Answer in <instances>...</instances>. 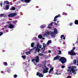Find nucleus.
<instances>
[{"instance_id": "nucleus-61", "label": "nucleus", "mask_w": 78, "mask_h": 78, "mask_svg": "<svg viewBox=\"0 0 78 78\" xmlns=\"http://www.w3.org/2000/svg\"><path fill=\"white\" fill-rule=\"evenodd\" d=\"M48 66H51V65H50V64H49Z\"/></svg>"}, {"instance_id": "nucleus-63", "label": "nucleus", "mask_w": 78, "mask_h": 78, "mask_svg": "<svg viewBox=\"0 0 78 78\" xmlns=\"http://www.w3.org/2000/svg\"><path fill=\"white\" fill-rule=\"evenodd\" d=\"M77 63L78 64V60L77 61Z\"/></svg>"}, {"instance_id": "nucleus-58", "label": "nucleus", "mask_w": 78, "mask_h": 78, "mask_svg": "<svg viewBox=\"0 0 78 78\" xmlns=\"http://www.w3.org/2000/svg\"><path fill=\"white\" fill-rule=\"evenodd\" d=\"M42 39H43V40L45 39V38H42Z\"/></svg>"}, {"instance_id": "nucleus-37", "label": "nucleus", "mask_w": 78, "mask_h": 78, "mask_svg": "<svg viewBox=\"0 0 78 78\" xmlns=\"http://www.w3.org/2000/svg\"><path fill=\"white\" fill-rule=\"evenodd\" d=\"M76 66H73L72 68V69L73 68L74 69H76Z\"/></svg>"}, {"instance_id": "nucleus-56", "label": "nucleus", "mask_w": 78, "mask_h": 78, "mask_svg": "<svg viewBox=\"0 0 78 78\" xmlns=\"http://www.w3.org/2000/svg\"><path fill=\"white\" fill-rule=\"evenodd\" d=\"M48 53H51V51L50 50H49L48 51Z\"/></svg>"}, {"instance_id": "nucleus-49", "label": "nucleus", "mask_w": 78, "mask_h": 78, "mask_svg": "<svg viewBox=\"0 0 78 78\" xmlns=\"http://www.w3.org/2000/svg\"><path fill=\"white\" fill-rule=\"evenodd\" d=\"M0 5L1 7H2V6H3V3H1Z\"/></svg>"}, {"instance_id": "nucleus-42", "label": "nucleus", "mask_w": 78, "mask_h": 78, "mask_svg": "<svg viewBox=\"0 0 78 78\" xmlns=\"http://www.w3.org/2000/svg\"><path fill=\"white\" fill-rule=\"evenodd\" d=\"M63 14L64 15H65V16H67V13H65V12H63Z\"/></svg>"}, {"instance_id": "nucleus-34", "label": "nucleus", "mask_w": 78, "mask_h": 78, "mask_svg": "<svg viewBox=\"0 0 78 78\" xmlns=\"http://www.w3.org/2000/svg\"><path fill=\"white\" fill-rule=\"evenodd\" d=\"M14 78H17V75L16 74H15L14 76Z\"/></svg>"}, {"instance_id": "nucleus-27", "label": "nucleus", "mask_w": 78, "mask_h": 78, "mask_svg": "<svg viewBox=\"0 0 78 78\" xmlns=\"http://www.w3.org/2000/svg\"><path fill=\"white\" fill-rule=\"evenodd\" d=\"M40 28H45V26L44 25H41L40 27Z\"/></svg>"}, {"instance_id": "nucleus-40", "label": "nucleus", "mask_w": 78, "mask_h": 78, "mask_svg": "<svg viewBox=\"0 0 78 78\" xmlns=\"http://www.w3.org/2000/svg\"><path fill=\"white\" fill-rule=\"evenodd\" d=\"M64 37V35H61V39H62V37Z\"/></svg>"}, {"instance_id": "nucleus-23", "label": "nucleus", "mask_w": 78, "mask_h": 78, "mask_svg": "<svg viewBox=\"0 0 78 78\" xmlns=\"http://www.w3.org/2000/svg\"><path fill=\"white\" fill-rule=\"evenodd\" d=\"M21 57H22V58H23V59H25V58H26V56H25V55H22L21 56Z\"/></svg>"}, {"instance_id": "nucleus-17", "label": "nucleus", "mask_w": 78, "mask_h": 78, "mask_svg": "<svg viewBox=\"0 0 78 78\" xmlns=\"http://www.w3.org/2000/svg\"><path fill=\"white\" fill-rule=\"evenodd\" d=\"M51 40L48 41L47 44V45H49V44H50V43H51Z\"/></svg>"}, {"instance_id": "nucleus-31", "label": "nucleus", "mask_w": 78, "mask_h": 78, "mask_svg": "<svg viewBox=\"0 0 78 78\" xmlns=\"http://www.w3.org/2000/svg\"><path fill=\"white\" fill-rule=\"evenodd\" d=\"M58 72H57L56 73H55V75H61V73H57Z\"/></svg>"}, {"instance_id": "nucleus-9", "label": "nucleus", "mask_w": 78, "mask_h": 78, "mask_svg": "<svg viewBox=\"0 0 78 78\" xmlns=\"http://www.w3.org/2000/svg\"><path fill=\"white\" fill-rule=\"evenodd\" d=\"M49 70L48 68H46L45 69H44L43 71V73H48V71Z\"/></svg>"}, {"instance_id": "nucleus-47", "label": "nucleus", "mask_w": 78, "mask_h": 78, "mask_svg": "<svg viewBox=\"0 0 78 78\" xmlns=\"http://www.w3.org/2000/svg\"><path fill=\"white\" fill-rule=\"evenodd\" d=\"M65 67V66H62V69H64V68Z\"/></svg>"}, {"instance_id": "nucleus-60", "label": "nucleus", "mask_w": 78, "mask_h": 78, "mask_svg": "<svg viewBox=\"0 0 78 78\" xmlns=\"http://www.w3.org/2000/svg\"><path fill=\"white\" fill-rule=\"evenodd\" d=\"M59 22V21H57V23L58 24V22Z\"/></svg>"}, {"instance_id": "nucleus-54", "label": "nucleus", "mask_w": 78, "mask_h": 78, "mask_svg": "<svg viewBox=\"0 0 78 78\" xmlns=\"http://www.w3.org/2000/svg\"><path fill=\"white\" fill-rule=\"evenodd\" d=\"M66 78H71V77L70 76H68Z\"/></svg>"}, {"instance_id": "nucleus-2", "label": "nucleus", "mask_w": 78, "mask_h": 78, "mask_svg": "<svg viewBox=\"0 0 78 78\" xmlns=\"http://www.w3.org/2000/svg\"><path fill=\"white\" fill-rule=\"evenodd\" d=\"M35 61H36V63L39 62V57L38 55H37L35 58V59H33L32 60V62H34Z\"/></svg>"}, {"instance_id": "nucleus-33", "label": "nucleus", "mask_w": 78, "mask_h": 78, "mask_svg": "<svg viewBox=\"0 0 78 78\" xmlns=\"http://www.w3.org/2000/svg\"><path fill=\"white\" fill-rule=\"evenodd\" d=\"M3 34V33L2 32H0V36H1Z\"/></svg>"}, {"instance_id": "nucleus-22", "label": "nucleus", "mask_w": 78, "mask_h": 78, "mask_svg": "<svg viewBox=\"0 0 78 78\" xmlns=\"http://www.w3.org/2000/svg\"><path fill=\"white\" fill-rule=\"evenodd\" d=\"M39 44L37 43V48H36L37 49H38V48H39Z\"/></svg>"}, {"instance_id": "nucleus-30", "label": "nucleus", "mask_w": 78, "mask_h": 78, "mask_svg": "<svg viewBox=\"0 0 78 78\" xmlns=\"http://www.w3.org/2000/svg\"><path fill=\"white\" fill-rule=\"evenodd\" d=\"M53 25V23H51V24L48 25V28H50V26H51V25Z\"/></svg>"}, {"instance_id": "nucleus-39", "label": "nucleus", "mask_w": 78, "mask_h": 78, "mask_svg": "<svg viewBox=\"0 0 78 78\" xmlns=\"http://www.w3.org/2000/svg\"><path fill=\"white\" fill-rule=\"evenodd\" d=\"M58 51L59 52V53H58V55H60L61 53V51L60 50H59Z\"/></svg>"}, {"instance_id": "nucleus-13", "label": "nucleus", "mask_w": 78, "mask_h": 78, "mask_svg": "<svg viewBox=\"0 0 78 78\" xmlns=\"http://www.w3.org/2000/svg\"><path fill=\"white\" fill-rule=\"evenodd\" d=\"M4 5H9V2L8 1H4Z\"/></svg>"}, {"instance_id": "nucleus-50", "label": "nucleus", "mask_w": 78, "mask_h": 78, "mask_svg": "<svg viewBox=\"0 0 78 78\" xmlns=\"http://www.w3.org/2000/svg\"><path fill=\"white\" fill-rule=\"evenodd\" d=\"M12 23H14L15 24H16V22L15 21H13L12 22Z\"/></svg>"}, {"instance_id": "nucleus-5", "label": "nucleus", "mask_w": 78, "mask_h": 78, "mask_svg": "<svg viewBox=\"0 0 78 78\" xmlns=\"http://www.w3.org/2000/svg\"><path fill=\"white\" fill-rule=\"evenodd\" d=\"M43 48H41V50H42L43 51L42 52V53H43L44 52V51H45V47H47V45H46L44 43H43Z\"/></svg>"}, {"instance_id": "nucleus-48", "label": "nucleus", "mask_w": 78, "mask_h": 78, "mask_svg": "<svg viewBox=\"0 0 78 78\" xmlns=\"http://www.w3.org/2000/svg\"><path fill=\"white\" fill-rule=\"evenodd\" d=\"M41 47H42V45H40L39 46V48H41Z\"/></svg>"}, {"instance_id": "nucleus-64", "label": "nucleus", "mask_w": 78, "mask_h": 78, "mask_svg": "<svg viewBox=\"0 0 78 78\" xmlns=\"http://www.w3.org/2000/svg\"><path fill=\"white\" fill-rule=\"evenodd\" d=\"M77 66H78V64H77Z\"/></svg>"}, {"instance_id": "nucleus-19", "label": "nucleus", "mask_w": 78, "mask_h": 78, "mask_svg": "<svg viewBox=\"0 0 78 78\" xmlns=\"http://www.w3.org/2000/svg\"><path fill=\"white\" fill-rule=\"evenodd\" d=\"M75 24L76 25H78V20H76L74 22Z\"/></svg>"}, {"instance_id": "nucleus-24", "label": "nucleus", "mask_w": 78, "mask_h": 78, "mask_svg": "<svg viewBox=\"0 0 78 78\" xmlns=\"http://www.w3.org/2000/svg\"><path fill=\"white\" fill-rule=\"evenodd\" d=\"M26 3H29L30 2V0H25Z\"/></svg>"}, {"instance_id": "nucleus-10", "label": "nucleus", "mask_w": 78, "mask_h": 78, "mask_svg": "<svg viewBox=\"0 0 78 78\" xmlns=\"http://www.w3.org/2000/svg\"><path fill=\"white\" fill-rule=\"evenodd\" d=\"M60 58H61V56H60L59 55H57V56L54 57V60H55L59 59Z\"/></svg>"}, {"instance_id": "nucleus-55", "label": "nucleus", "mask_w": 78, "mask_h": 78, "mask_svg": "<svg viewBox=\"0 0 78 78\" xmlns=\"http://www.w3.org/2000/svg\"><path fill=\"white\" fill-rule=\"evenodd\" d=\"M36 47H35L33 49H36Z\"/></svg>"}, {"instance_id": "nucleus-14", "label": "nucleus", "mask_w": 78, "mask_h": 78, "mask_svg": "<svg viewBox=\"0 0 78 78\" xmlns=\"http://www.w3.org/2000/svg\"><path fill=\"white\" fill-rule=\"evenodd\" d=\"M54 32L55 34H56L58 33V30L56 28H55L54 30Z\"/></svg>"}, {"instance_id": "nucleus-62", "label": "nucleus", "mask_w": 78, "mask_h": 78, "mask_svg": "<svg viewBox=\"0 0 78 78\" xmlns=\"http://www.w3.org/2000/svg\"><path fill=\"white\" fill-rule=\"evenodd\" d=\"M41 9H39V11H41Z\"/></svg>"}, {"instance_id": "nucleus-8", "label": "nucleus", "mask_w": 78, "mask_h": 78, "mask_svg": "<svg viewBox=\"0 0 78 78\" xmlns=\"http://www.w3.org/2000/svg\"><path fill=\"white\" fill-rule=\"evenodd\" d=\"M36 75L37 76H38L39 77H43V75L41 73H39V72H38L37 73Z\"/></svg>"}, {"instance_id": "nucleus-28", "label": "nucleus", "mask_w": 78, "mask_h": 78, "mask_svg": "<svg viewBox=\"0 0 78 78\" xmlns=\"http://www.w3.org/2000/svg\"><path fill=\"white\" fill-rule=\"evenodd\" d=\"M42 54V53H38V55H39V56H44V55Z\"/></svg>"}, {"instance_id": "nucleus-51", "label": "nucleus", "mask_w": 78, "mask_h": 78, "mask_svg": "<svg viewBox=\"0 0 78 78\" xmlns=\"http://www.w3.org/2000/svg\"><path fill=\"white\" fill-rule=\"evenodd\" d=\"M55 25H58V24H57V23H56V22H55Z\"/></svg>"}, {"instance_id": "nucleus-3", "label": "nucleus", "mask_w": 78, "mask_h": 78, "mask_svg": "<svg viewBox=\"0 0 78 78\" xmlns=\"http://www.w3.org/2000/svg\"><path fill=\"white\" fill-rule=\"evenodd\" d=\"M17 15V13H10L8 15V17L9 18L13 17L14 16H16Z\"/></svg>"}, {"instance_id": "nucleus-36", "label": "nucleus", "mask_w": 78, "mask_h": 78, "mask_svg": "<svg viewBox=\"0 0 78 78\" xmlns=\"http://www.w3.org/2000/svg\"><path fill=\"white\" fill-rule=\"evenodd\" d=\"M38 49H37L36 48V49L35 51V52H34V53L35 54H36V53H37V50H38Z\"/></svg>"}, {"instance_id": "nucleus-15", "label": "nucleus", "mask_w": 78, "mask_h": 78, "mask_svg": "<svg viewBox=\"0 0 78 78\" xmlns=\"http://www.w3.org/2000/svg\"><path fill=\"white\" fill-rule=\"evenodd\" d=\"M9 25V28H14V25H12V23H10Z\"/></svg>"}, {"instance_id": "nucleus-6", "label": "nucleus", "mask_w": 78, "mask_h": 78, "mask_svg": "<svg viewBox=\"0 0 78 78\" xmlns=\"http://www.w3.org/2000/svg\"><path fill=\"white\" fill-rule=\"evenodd\" d=\"M50 33V32L48 31H47L46 32V33H45L43 35V37H45L46 36H47H47H48V35H49Z\"/></svg>"}, {"instance_id": "nucleus-21", "label": "nucleus", "mask_w": 78, "mask_h": 78, "mask_svg": "<svg viewBox=\"0 0 78 78\" xmlns=\"http://www.w3.org/2000/svg\"><path fill=\"white\" fill-rule=\"evenodd\" d=\"M38 37L39 39H42V36L41 35H39L38 36Z\"/></svg>"}, {"instance_id": "nucleus-45", "label": "nucleus", "mask_w": 78, "mask_h": 78, "mask_svg": "<svg viewBox=\"0 0 78 78\" xmlns=\"http://www.w3.org/2000/svg\"><path fill=\"white\" fill-rule=\"evenodd\" d=\"M72 25H73V23H70V24H69V25H70V26H72Z\"/></svg>"}, {"instance_id": "nucleus-11", "label": "nucleus", "mask_w": 78, "mask_h": 78, "mask_svg": "<svg viewBox=\"0 0 78 78\" xmlns=\"http://www.w3.org/2000/svg\"><path fill=\"white\" fill-rule=\"evenodd\" d=\"M60 17V15L59 14L56 16L54 18V20H53L54 22H55V21H56V20H57V19H56L57 18H58V17Z\"/></svg>"}, {"instance_id": "nucleus-41", "label": "nucleus", "mask_w": 78, "mask_h": 78, "mask_svg": "<svg viewBox=\"0 0 78 78\" xmlns=\"http://www.w3.org/2000/svg\"><path fill=\"white\" fill-rule=\"evenodd\" d=\"M7 23L8 24L10 23H11V21H8V22H7Z\"/></svg>"}, {"instance_id": "nucleus-25", "label": "nucleus", "mask_w": 78, "mask_h": 78, "mask_svg": "<svg viewBox=\"0 0 78 78\" xmlns=\"http://www.w3.org/2000/svg\"><path fill=\"white\" fill-rule=\"evenodd\" d=\"M76 60L74 59V61H73V64L74 65H76Z\"/></svg>"}, {"instance_id": "nucleus-52", "label": "nucleus", "mask_w": 78, "mask_h": 78, "mask_svg": "<svg viewBox=\"0 0 78 78\" xmlns=\"http://www.w3.org/2000/svg\"><path fill=\"white\" fill-rule=\"evenodd\" d=\"M72 68H71V67H69V69H71V70H72Z\"/></svg>"}, {"instance_id": "nucleus-1", "label": "nucleus", "mask_w": 78, "mask_h": 78, "mask_svg": "<svg viewBox=\"0 0 78 78\" xmlns=\"http://www.w3.org/2000/svg\"><path fill=\"white\" fill-rule=\"evenodd\" d=\"M59 61H61V63L64 64L66 62L67 59L64 57H61L59 59Z\"/></svg>"}, {"instance_id": "nucleus-44", "label": "nucleus", "mask_w": 78, "mask_h": 78, "mask_svg": "<svg viewBox=\"0 0 78 78\" xmlns=\"http://www.w3.org/2000/svg\"><path fill=\"white\" fill-rule=\"evenodd\" d=\"M75 47H74L73 49L72 50H73H73H75Z\"/></svg>"}, {"instance_id": "nucleus-20", "label": "nucleus", "mask_w": 78, "mask_h": 78, "mask_svg": "<svg viewBox=\"0 0 78 78\" xmlns=\"http://www.w3.org/2000/svg\"><path fill=\"white\" fill-rule=\"evenodd\" d=\"M53 68H52L51 69L49 72V73H51V72H52L53 70Z\"/></svg>"}, {"instance_id": "nucleus-26", "label": "nucleus", "mask_w": 78, "mask_h": 78, "mask_svg": "<svg viewBox=\"0 0 78 78\" xmlns=\"http://www.w3.org/2000/svg\"><path fill=\"white\" fill-rule=\"evenodd\" d=\"M4 64L5 66H8V63L6 62H4Z\"/></svg>"}, {"instance_id": "nucleus-18", "label": "nucleus", "mask_w": 78, "mask_h": 78, "mask_svg": "<svg viewBox=\"0 0 78 78\" xmlns=\"http://www.w3.org/2000/svg\"><path fill=\"white\" fill-rule=\"evenodd\" d=\"M10 9H12V11H14V10H16V7L12 6V8Z\"/></svg>"}, {"instance_id": "nucleus-32", "label": "nucleus", "mask_w": 78, "mask_h": 78, "mask_svg": "<svg viewBox=\"0 0 78 78\" xmlns=\"http://www.w3.org/2000/svg\"><path fill=\"white\" fill-rule=\"evenodd\" d=\"M67 71L68 72H72V69L71 70L67 69Z\"/></svg>"}, {"instance_id": "nucleus-12", "label": "nucleus", "mask_w": 78, "mask_h": 78, "mask_svg": "<svg viewBox=\"0 0 78 78\" xmlns=\"http://www.w3.org/2000/svg\"><path fill=\"white\" fill-rule=\"evenodd\" d=\"M9 5H6L5 6V8H4V9L5 10H8V9H9Z\"/></svg>"}, {"instance_id": "nucleus-16", "label": "nucleus", "mask_w": 78, "mask_h": 78, "mask_svg": "<svg viewBox=\"0 0 78 78\" xmlns=\"http://www.w3.org/2000/svg\"><path fill=\"white\" fill-rule=\"evenodd\" d=\"M50 32V33L49 34H50V35L51 36H53L54 35H55V33L54 32H51V31L49 32Z\"/></svg>"}, {"instance_id": "nucleus-46", "label": "nucleus", "mask_w": 78, "mask_h": 78, "mask_svg": "<svg viewBox=\"0 0 78 78\" xmlns=\"http://www.w3.org/2000/svg\"><path fill=\"white\" fill-rule=\"evenodd\" d=\"M25 53L27 55H28V52H26Z\"/></svg>"}, {"instance_id": "nucleus-35", "label": "nucleus", "mask_w": 78, "mask_h": 78, "mask_svg": "<svg viewBox=\"0 0 78 78\" xmlns=\"http://www.w3.org/2000/svg\"><path fill=\"white\" fill-rule=\"evenodd\" d=\"M5 15V14H2L0 15V16L1 17H3V16Z\"/></svg>"}, {"instance_id": "nucleus-53", "label": "nucleus", "mask_w": 78, "mask_h": 78, "mask_svg": "<svg viewBox=\"0 0 78 78\" xmlns=\"http://www.w3.org/2000/svg\"><path fill=\"white\" fill-rule=\"evenodd\" d=\"M28 53L29 54H30V53H31V51H29L28 52Z\"/></svg>"}, {"instance_id": "nucleus-4", "label": "nucleus", "mask_w": 78, "mask_h": 78, "mask_svg": "<svg viewBox=\"0 0 78 78\" xmlns=\"http://www.w3.org/2000/svg\"><path fill=\"white\" fill-rule=\"evenodd\" d=\"M68 53H69V54L70 55H72V56L76 55V53L73 50H71L70 52H68Z\"/></svg>"}, {"instance_id": "nucleus-29", "label": "nucleus", "mask_w": 78, "mask_h": 78, "mask_svg": "<svg viewBox=\"0 0 78 78\" xmlns=\"http://www.w3.org/2000/svg\"><path fill=\"white\" fill-rule=\"evenodd\" d=\"M34 43H31V47H32V48L34 47Z\"/></svg>"}, {"instance_id": "nucleus-59", "label": "nucleus", "mask_w": 78, "mask_h": 78, "mask_svg": "<svg viewBox=\"0 0 78 78\" xmlns=\"http://www.w3.org/2000/svg\"><path fill=\"white\" fill-rule=\"evenodd\" d=\"M45 69H46V68H47V66H45Z\"/></svg>"}, {"instance_id": "nucleus-57", "label": "nucleus", "mask_w": 78, "mask_h": 78, "mask_svg": "<svg viewBox=\"0 0 78 78\" xmlns=\"http://www.w3.org/2000/svg\"><path fill=\"white\" fill-rule=\"evenodd\" d=\"M65 39H66V37H64L63 38V39H64V40H65Z\"/></svg>"}, {"instance_id": "nucleus-43", "label": "nucleus", "mask_w": 78, "mask_h": 78, "mask_svg": "<svg viewBox=\"0 0 78 78\" xmlns=\"http://www.w3.org/2000/svg\"><path fill=\"white\" fill-rule=\"evenodd\" d=\"M21 1L23 3H25V0H21Z\"/></svg>"}, {"instance_id": "nucleus-38", "label": "nucleus", "mask_w": 78, "mask_h": 78, "mask_svg": "<svg viewBox=\"0 0 78 78\" xmlns=\"http://www.w3.org/2000/svg\"><path fill=\"white\" fill-rule=\"evenodd\" d=\"M41 51V49H39V48H38V49L37 50V52L38 53H39V51Z\"/></svg>"}, {"instance_id": "nucleus-7", "label": "nucleus", "mask_w": 78, "mask_h": 78, "mask_svg": "<svg viewBox=\"0 0 78 78\" xmlns=\"http://www.w3.org/2000/svg\"><path fill=\"white\" fill-rule=\"evenodd\" d=\"M71 69H72V73H73V74H74V75H76V71L78 70V69H74L73 68H72Z\"/></svg>"}]
</instances>
